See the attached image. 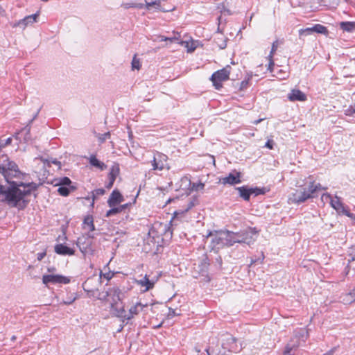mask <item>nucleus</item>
<instances>
[{
    "label": "nucleus",
    "instance_id": "obj_1",
    "mask_svg": "<svg viewBox=\"0 0 355 355\" xmlns=\"http://www.w3.org/2000/svg\"><path fill=\"white\" fill-rule=\"evenodd\" d=\"M21 175L17 164L10 160L7 155L0 157V194L4 196L3 200L9 206L19 210L27 207L29 200L26 197L38 187L35 182L24 183L18 180Z\"/></svg>",
    "mask_w": 355,
    "mask_h": 355
},
{
    "label": "nucleus",
    "instance_id": "obj_2",
    "mask_svg": "<svg viewBox=\"0 0 355 355\" xmlns=\"http://www.w3.org/2000/svg\"><path fill=\"white\" fill-rule=\"evenodd\" d=\"M157 44H158V48H171L173 44L180 45L186 48L188 53H191L197 48L199 42L190 37L182 40L180 33L173 32L168 36L157 35Z\"/></svg>",
    "mask_w": 355,
    "mask_h": 355
},
{
    "label": "nucleus",
    "instance_id": "obj_3",
    "mask_svg": "<svg viewBox=\"0 0 355 355\" xmlns=\"http://www.w3.org/2000/svg\"><path fill=\"white\" fill-rule=\"evenodd\" d=\"M322 189L321 184L315 183L314 181L310 182L307 187H300L288 196V201L293 203L300 204L305 202L308 199L313 198L316 196V193Z\"/></svg>",
    "mask_w": 355,
    "mask_h": 355
},
{
    "label": "nucleus",
    "instance_id": "obj_4",
    "mask_svg": "<svg viewBox=\"0 0 355 355\" xmlns=\"http://www.w3.org/2000/svg\"><path fill=\"white\" fill-rule=\"evenodd\" d=\"M211 236V248L218 250L223 247L232 246L235 241L232 239V232L231 231H214L209 232L206 238Z\"/></svg>",
    "mask_w": 355,
    "mask_h": 355
},
{
    "label": "nucleus",
    "instance_id": "obj_5",
    "mask_svg": "<svg viewBox=\"0 0 355 355\" xmlns=\"http://www.w3.org/2000/svg\"><path fill=\"white\" fill-rule=\"evenodd\" d=\"M258 236L255 228L248 227L239 232H232V239L235 243H245L248 245L254 243Z\"/></svg>",
    "mask_w": 355,
    "mask_h": 355
},
{
    "label": "nucleus",
    "instance_id": "obj_6",
    "mask_svg": "<svg viewBox=\"0 0 355 355\" xmlns=\"http://www.w3.org/2000/svg\"><path fill=\"white\" fill-rule=\"evenodd\" d=\"M121 291L118 287L110 288L103 295V297H100L101 300H106L107 297H110L112 298L111 302V309L114 311V314L117 313V308L123 307L121 303Z\"/></svg>",
    "mask_w": 355,
    "mask_h": 355
},
{
    "label": "nucleus",
    "instance_id": "obj_7",
    "mask_svg": "<svg viewBox=\"0 0 355 355\" xmlns=\"http://www.w3.org/2000/svg\"><path fill=\"white\" fill-rule=\"evenodd\" d=\"M147 306V304H142L140 302L137 303L135 305L130 307L128 313H126L123 306L119 309L117 308V313H115V315L121 318L122 322H124L125 320H129L134 318L135 315H137L144 308Z\"/></svg>",
    "mask_w": 355,
    "mask_h": 355
},
{
    "label": "nucleus",
    "instance_id": "obj_8",
    "mask_svg": "<svg viewBox=\"0 0 355 355\" xmlns=\"http://www.w3.org/2000/svg\"><path fill=\"white\" fill-rule=\"evenodd\" d=\"M221 340V346L225 351L231 352H239V347L236 343V339L228 333H223L220 335Z\"/></svg>",
    "mask_w": 355,
    "mask_h": 355
},
{
    "label": "nucleus",
    "instance_id": "obj_9",
    "mask_svg": "<svg viewBox=\"0 0 355 355\" xmlns=\"http://www.w3.org/2000/svg\"><path fill=\"white\" fill-rule=\"evenodd\" d=\"M230 69L231 67L230 66H227L212 74L211 80L216 89H220L222 87V82L229 79Z\"/></svg>",
    "mask_w": 355,
    "mask_h": 355
},
{
    "label": "nucleus",
    "instance_id": "obj_10",
    "mask_svg": "<svg viewBox=\"0 0 355 355\" xmlns=\"http://www.w3.org/2000/svg\"><path fill=\"white\" fill-rule=\"evenodd\" d=\"M70 278L62 275H44L42 277L43 284L47 285L49 283L53 284H67L70 282Z\"/></svg>",
    "mask_w": 355,
    "mask_h": 355
},
{
    "label": "nucleus",
    "instance_id": "obj_11",
    "mask_svg": "<svg viewBox=\"0 0 355 355\" xmlns=\"http://www.w3.org/2000/svg\"><path fill=\"white\" fill-rule=\"evenodd\" d=\"M241 173L236 170L232 171L227 176L220 178L219 182L223 185H235L241 182Z\"/></svg>",
    "mask_w": 355,
    "mask_h": 355
},
{
    "label": "nucleus",
    "instance_id": "obj_12",
    "mask_svg": "<svg viewBox=\"0 0 355 355\" xmlns=\"http://www.w3.org/2000/svg\"><path fill=\"white\" fill-rule=\"evenodd\" d=\"M236 189L239 191L240 197L246 201L250 200V196L253 193H254L255 196L264 193L262 189L248 188L245 186L237 187Z\"/></svg>",
    "mask_w": 355,
    "mask_h": 355
},
{
    "label": "nucleus",
    "instance_id": "obj_13",
    "mask_svg": "<svg viewBox=\"0 0 355 355\" xmlns=\"http://www.w3.org/2000/svg\"><path fill=\"white\" fill-rule=\"evenodd\" d=\"M210 346L206 349L208 355H225V349L218 347V340L216 338L210 340Z\"/></svg>",
    "mask_w": 355,
    "mask_h": 355
},
{
    "label": "nucleus",
    "instance_id": "obj_14",
    "mask_svg": "<svg viewBox=\"0 0 355 355\" xmlns=\"http://www.w3.org/2000/svg\"><path fill=\"white\" fill-rule=\"evenodd\" d=\"M56 254L62 256H72L75 254V250L65 245L63 243L56 244L54 247Z\"/></svg>",
    "mask_w": 355,
    "mask_h": 355
},
{
    "label": "nucleus",
    "instance_id": "obj_15",
    "mask_svg": "<svg viewBox=\"0 0 355 355\" xmlns=\"http://www.w3.org/2000/svg\"><path fill=\"white\" fill-rule=\"evenodd\" d=\"M322 199H325L327 200H329L331 207L337 211H340L341 209L343 208V203L341 202L340 198L337 196L333 198L329 193H324L322 196Z\"/></svg>",
    "mask_w": 355,
    "mask_h": 355
},
{
    "label": "nucleus",
    "instance_id": "obj_16",
    "mask_svg": "<svg viewBox=\"0 0 355 355\" xmlns=\"http://www.w3.org/2000/svg\"><path fill=\"white\" fill-rule=\"evenodd\" d=\"M123 201V197L121 193L118 190H114L107 200V204L109 207H115Z\"/></svg>",
    "mask_w": 355,
    "mask_h": 355
},
{
    "label": "nucleus",
    "instance_id": "obj_17",
    "mask_svg": "<svg viewBox=\"0 0 355 355\" xmlns=\"http://www.w3.org/2000/svg\"><path fill=\"white\" fill-rule=\"evenodd\" d=\"M288 98L290 101H305L306 96L300 89H293L288 94Z\"/></svg>",
    "mask_w": 355,
    "mask_h": 355
},
{
    "label": "nucleus",
    "instance_id": "obj_18",
    "mask_svg": "<svg viewBox=\"0 0 355 355\" xmlns=\"http://www.w3.org/2000/svg\"><path fill=\"white\" fill-rule=\"evenodd\" d=\"M166 170L169 169L168 164V157L164 154L157 153V170Z\"/></svg>",
    "mask_w": 355,
    "mask_h": 355
},
{
    "label": "nucleus",
    "instance_id": "obj_19",
    "mask_svg": "<svg viewBox=\"0 0 355 355\" xmlns=\"http://www.w3.org/2000/svg\"><path fill=\"white\" fill-rule=\"evenodd\" d=\"M39 16V12L35 13L33 15H31L25 17L23 19L19 21L17 24H15L14 26H21L22 25L24 28H25L27 25L33 24L37 21V18Z\"/></svg>",
    "mask_w": 355,
    "mask_h": 355
},
{
    "label": "nucleus",
    "instance_id": "obj_20",
    "mask_svg": "<svg viewBox=\"0 0 355 355\" xmlns=\"http://www.w3.org/2000/svg\"><path fill=\"white\" fill-rule=\"evenodd\" d=\"M170 12L174 10V6L167 2V0L157 1V10Z\"/></svg>",
    "mask_w": 355,
    "mask_h": 355
},
{
    "label": "nucleus",
    "instance_id": "obj_21",
    "mask_svg": "<svg viewBox=\"0 0 355 355\" xmlns=\"http://www.w3.org/2000/svg\"><path fill=\"white\" fill-rule=\"evenodd\" d=\"M76 190V186H60L58 189V192L60 196H67L71 191H74Z\"/></svg>",
    "mask_w": 355,
    "mask_h": 355
},
{
    "label": "nucleus",
    "instance_id": "obj_22",
    "mask_svg": "<svg viewBox=\"0 0 355 355\" xmlns=\"http://www.w3.org/2000/svg\"><path fill=\"white\" fill-rule=\"evenodd\" d=\"M340 27L345 31L352 32L355 30L354 21H343L340 24Z\"/></svg>",
    "mask_w": 355,
    "mask_h": 355
},
{
    "label": "nucleus",
    "instance_id": "obj_23",
    "mask_svg": "<svg viewBox=\"0 0 355 355\" xmlns=\"http://www.w3.org/2000/svg\"><path fill=\"white\" fill-rule=\"evenodd\" d=\"M137 282L142 287H145L144 291H147L150 288H153L154 286L153 282H151L146 275L142 279L137 281Z\"/></svg>",
    "mask_w": 355,
    "mask_h": 355
},
{
    "label": "nucleus",
    "instance_id": "obj_24",
    "mask_svg": "<svg viewBox=\"0 0 355 355\" xmlns=\"http://www.w3.org/2000/svg\"><path fill=\"white\" fill-rule=\"evenodd\" d=\"M89 163L91 165L98 168L102 171L105 169L107 167V166L103 162L99 161L95 156H91L89 159Z\"/></svg>",
    "mask_w": 355,
    "mask_h": 355
},
{
    "label": "nucleus",
    "instance_id": "obj_25",
    "mask_svg": "<svg viewBox=\"0 0 355 355\" xmlns=\"http://www.w3.org/2000/svg\"><path fill=\"white\" fill-rule=\"evenodd\" d=\"M119 164H114L110 168V171L108 174L109 179H112V181H115L116 177L119 174Z\"/></svg>",
    "mask_w": 355,
    "mask_h": 355
},
{
    "label": "nucleus",
    "instance_id": "obj_26",
    "mask_svg": "<svg viewBox=\"0 0 355 355\" xmlns=\"http://www.w3.org/2000/svg\"><path fill=\"white\" fill-rule=\"evenodd\" d=\"M31 127L28 125L24 128H22L19 132H17V135H24V140L25 142H28L31 139Z\"/></svg>",
    "mask_w": 355,
    "mask_h": 355
},
{
    "label": "nucleus",
    "instance_id": "obj_27",
    "mask_svg": "<svg viewBox=\"0 0 355 355\" xmlns=\"http://www.w3.org/2000/svg\"><path fill=\"white\" fill-rule=\"evenodd\" d=\"M312 28H313V33H320V34H324V35H327L328 33L327 28L325 26H324L323 25L315 24L313 26H312Z\"/></svg>",
    "mask_w": 355,
    "mask_h": 355
},
{
    "label": "nucleus",
    "instance_id": "obj_28",
    "mask_svg": "<svg viewBox=\"0 0 355 355\" xmlns=\"http://www.w3.org/2000/svg\"><path fill=\"white\" fill-rule=\"evenodd\" d=\"M83 223L84 225L88 226L89 231H94L95 230L93 218L92 216H87L85 217Z\"/></svg>",
    "mask_w": 355,
    "mask_h": 355
},
{
    "label": "nucleus",
    "instance_id": "obj_29",
    "mask_svg": "<svg viewBox=\"0 0 355 355\" xmlns=\"http://www.w3.org/2000/svg\"><path fill=\"white\" fill-rule=\"evenodd\" d=\"M131 67L132 70H139L141 68V63L139 59L137 58V54H135L132 60Z\"/></svg>",
    "mask_w": 355,
    "mask_h": 355
},
{
    "label": "nucleus",
    "instance_id": "obj_30",
    "mask_svg": "<svg viewBox=\"0 0 355 355\" xmlns=\"http://www.w3.org/2000/svg\"><path fill=\"white\" fill-rule=\"evenodd\" d=\"M57 185L60 186H73L71 184V181L68 177H63L59 180V182L57 183Z\"/></svg>",
    "mask_w": 355,
    "mask_h": 355
},
{
    "label": "nucleus",
    "instance_id": "obj_31",
    "mask_svg": "<svg viewBox=\"0 0 355 355\" xmlns=\"http://www.w3.org/2000/svg\"><path fill=\"white\" fill-rule=\"evenodd\" d=\"M298 346H299V344H293V345L288 344L286 346L285 349L284 351V355H291V351L294 349L297 348Z\"/></svg>",
    "mask_w": 355,
    "mask_h": 355
},
{
    "label": "nucleus",
    "instance_id": "obj_32",
    "mask_svg": "<svg viewBox=\"0 0 355 355\" xmlns=\"http://www.w3.org/2000/svg\"><path fill=\"white\" fill-rule=\"evenodd\" d=\"M98 139L100 144H103L105 141L107 139H109L110 137V132H107L104 134H98L97 135Z\"/></svg>",
    "mask_w": 355,
    "mask_h": 355
},
{
    "label": "nucleus",
    "instance_id": "obj_33",
    "mask_svg": "<svg viewBox=\"0 0 355 355\" xmlns=\"http://www.w3.org/2000/svg\"><path fill=\"white\" fill-rule=\"evenodd\" d=\"M144 6L143 3H127L123 4V7L125 8H142Z\"/></svg>",
    "mask_w": 355,
    "mask_h": 355
},
{
    "label": "nucleus",
    "instance_id": "obj_34",
    "mask_svg": "<svg viewBox=\"0 0 355 355\" xmlns=\"http://www.w3.org/2000/svg\"><path fill=\"white\" fill-rule=\"evenodd\" d=\"M313 28L312 27H309V28H304V29H300L299 31V34L300 36H302V35H311V34H313Z\"/></svg>",
    "mask_w": 355,
    "mask_h": 355
},
{
    "label": "nucleus",
    "instance_id": "obj_35",
    "mask_svg": "<svg viewBox=\"0 0 355 355\" xmlns=\"http://www.w3.org/2000/svg\"><path fill=\"white\" fill-rule=\"evenodd\" d=\"M121 212L119 207H112V209H110V210H108L105 214V216L107 217H110L112 215H115L118 213Z\"/></svg>",
    "mask_w": 355,
    "mask_h": 355
},
{
    "label": "nucleus",
    "instance_id": "obj_36",
    "mask_svg": "<svg viewBox=\"0 0 355 355\" xmlns=\"http://www.w3.org/2000/svg\"><path fill=\"white\" fill-rule=\"evenodd\" d=\"M278 45H279L278 40L275 41L272 44L271 51L270 52V54L268 55V57L273 58V55L278 48Z\"/></svg>",
    "mask_w": 355,
    "mask_h": 355
},
{
    "label": "nucleus",
    "instance_id": "obj_37",
    "mask_svg": "<svg viewBox=\"0 0 355 355\" xmlns=\"http://www.w3.org/2000/svg\"><path fill=\"white\" fill-rule=\"evenodd\" d=\"M105 193V190L103 189H96L92 191L93 199L94 200L99 196H103Z\"/></svg>",
    "mask_w": 355,
    "mask_h": 355
},
{
    "label": "nucleus",
    "instance_id": "obj_38",
    "mask_svg": "<svg viewBox=\"0 0 355 355\" xmlns=\"http://www.w3.org/2000/svg\"><path fill=\"white\" fill-rule=\"evenodd\" d=\"M205 187V184L203 183L199 182V183H193L191 187L192 190L198 191L203 189Z\"/></svg>",
    "mask_w": 355,
    "mask_h": 355
},
{
    "label": "nucleus",
    "instance_id": "obj_39",
    "mask_svg": "<svg viewBox=\"0 0 355 355\" xmlns=\"http://www.w3.org/2000/svg\"><path fill=\"white\" fill-rule=\"evenodd\" d=\"M340 211H342L345 215L349 217L352 219H355V214L350 213L347 209L345 208L343 206V208L341 209Z\"/></svg>",
    "mask_w": 355,
    "mask_h": 355
},
{
    "label": "nucleus",
    "instance_id": "obj_40",
    "mask_svg": "<svg viewBox=\"0 0 355 355\" xmlns=\"http://www.w3.org/2000/svg\"><path fill=\"white\" fill-rule=\"evenodd\" d=\"M345 114L348 116H352L355 113V108L353 106H350L345 111Z\"/></svg>",
    "mask_w": 355,
    "mask_h": 355
},
{
    "label": "nucleus",
    "instance_id": "obj_41",
    "mask_svg": "<svg viewBox=\"0 0 355 355\" xmlns=\"http://www.w3.org/2000/svg\"><path fill=\"white\" fill-rule=\"evenodd\" d=\"M268 59L269 60V63H268V69L270 71H272V67H274L275 65V63H274V61H273V58H270L268 56Z\"/></svg>",
    "mask_w": 355,
    "mask_h": 355
},
{
    "label": "nucleus",
    "instance_id": "obj_42",
    "mask_svg": "<svg viewBox=\"0 0 355 355\" xmlns=\"http://www.w3.org/2000/svg\"><path fill=\"white\" fill-rule=\"evenodd\" d=\"M273 145H274V141L272 139H268L265 144V147H266L269 149H272Z\"/></svg>",
    "mask_w": 355,
    "mask_h": 355
},
{
    "label": "nucleus",
    "instance_id": "obj_43",
    "mask_svg": "<svg viewBox=\"0 0 355 355\" xmlns=\"http://www.w3.org/2000/svg\"><path fill=\"white\" fill-rule=\"evenodd\" d=\"M11 142H12L11 137L6 139L5 141L2 140L3 148H4L6 146L10 145L11 144Z\"/></svg>",
    "mask_w": 355,
    "mask_h": 355
},
{
    "label": "nucleus",
    "instance_id": "obj_44",
    "mask_svg": "<svg viewBox=\"0 0 355 355\" xmlns=\"http://www.w3.org/2000/svg\"><path fill=\"white\" fill-rule=\"evenodd\" d=\"M46 252H42L37 254V259L38 261H41L46 256Z\"/></svg>",
    "mask_w": 355,
    "mask_h": 355
},
{
    "label": "nucleus",
    "instance_id": "obj_45",
    "mask_svg": "<svg viewBox=\"0 0 355 355\" xmlns=\"http://www.w3.org/2000/svg\"><path fill=\"white\" fill-rule=\"evenodd\" d=\"M87 284H88V280L85 281L83 284V288L84 291L87 292V293L92 292V290L87 288Z\"/></svg>",
    "mask_w": 355,
    "mask_h": 355
},
{
    "label": "nucleus",
    "instance_id": "obj_46",
    "mask_svg": "<svg viewBox=\"0 0 355 355\" xmlns=\"http://www.w3.org/2000/svg\"><path fill=\"white\" fill-rule=\"evenodd\" d=\"M67 237L65 235V233H63V234L62 236H59L57 239V241H67Z\"/></svg>",
    "mask_w": 355,
    "mask_h": 355
},
{
    "label": "nucleus",
    "instance_id": "obj_47",
    "mask_svg": "<svg viewBox=\"0 0 355 355\" xmlns=\"http://www.w3.org/2000/svg\"><path fill=\"white\" fill-rule=\"evenodd\" d=\"M226 46H227L226 40H222V43H218V46L221 49H225L226 47Z\"/></svg>",
    "mask_w": 355,
    "mask_h": 355
},
{
    "label": "nucleus",
    "instance_id": "obj_48",
    "mask_svg": "<svg viewBox=\"0 0 355 355\" xmlns=\"http://www.w3.org/2000/svg\"><path fill=\"white\" fill-rule=\"evenodd\" d=\"M335 351H336V348L334 347V348L331 349L329 351H328L327 352H326L325 354H324L323 355H334Z\"/></svg>",
    "mask_w": 355,
    "mask_h": 355
},
{
    "label": "nucleus",
    "instance_id": "obj_49",
    "mask_svg": "<svg viewBox=\"0 0 355 355\" xmlns=\"http://www.w3.org/2000/svg\"><path fill=\"white\" fill-rule=\"evenodd\" d=\"M114 182V181H112V179H109V182H108V184L106 185V187H107V189H110V188L113 186Z\"/></svg>",
    "mask_w": 355,
    "mask_h": 355
},
{
    "label": "nucleus",
    "instance_id": "obj_50",
    "mask_svg": "<svg viewBox=\"0 0 355 355\" xmlns=\"http://www.w3.org/2000/svg\"><path fill=\"white\" fill-rule=\"evenodd\" d=\"M155 5V1H152L150 3H148L146 1V4H145V6L148 8L150 6H154Z\"/></svg>",
    "mask_w": 355,
    "mask_h": 355
},
{
    "label": "nucleus",
    "instance_id": "obj_51",
    "mask_svg": "<svg viewBox=\"0 0 355 355\" xmlns=\"http://www.w3.org/2000/svg\"><path fill=\"white\" fill-rule=\"evenodd\" d=\"M182 182H187V183H188V184H189V186H191V182L190 180H189L188 178H187V177L183 178L182 179Z\"/></svg>",
    "mask_w": 355,
    "mask_h": 355
},
{
    "label": "nucleus",
    "instance_id": "obj_52",
    "mask_svg": "<svg viewBox=\"0 0 355 355\" xmlns=\"http://www.w3.org/2000/svg\"><path fill=\"white\" fill-rule=\"evenodd\" d=\"M128 206V204H124V205H120L119 207V209L121 211H122L123 210H124L125 209H126Z\"/></svg>",
    "mask_w": 355,
    "mask_h": 355
},
{
    "label": "nucleus",
    "instance_id": "obj_53",
    "mask_svg": "<svg viewBox=\"0 0 355 355\" xmlns=\"http://www.w3.org/2000/svg\"><path fill=\"white\" fill-rule=\"evenodd\" d=\"M177 315H179V313H176L174 310H169L168 315L174 316Z\"/></svg>",
    "mask_w": 355,
    "mask_h": 355
},
{
    "label": "nucleus",
    "instance_id": "obj_54",
    "mask_svg": "<svg viewBox=\"0 0 355 355\" xmlns=\"http://www.w3.org/2000/svg\"><path fill=\"white\" fill-rule=\"evenodd\" d=\"M152 166L153 169L155 170V156L153 157V159L152 160Z\"/></svg>",
    "mask_w": 355,
    "mask_h": 355
},
{
    "label": "nucleus",
    "instance_id": "obj_55",
    "mask_svg": "<svg viewBox=\"0 0 355 355\" xmlns=\"http://www.w3.org/2000/svg\"><path fill=\"white\" fill-rule=\"evenodd\" d=\"M55 270H56V269H55V268L52 267V268H48V270H48V272H53L55 271Z\"/></svg>",
    "mask_w": 355,
    "mask_h": 355
},
{
    "label": "nucleus",
    "instance_id": "obj_56",
    "mask_svg": "<svg viewBox=\"0 0 355 355\" xmlns=\"http://www.w3.org/2000/svg\"><path fill=\"white\" fill-rule=\"evenodd\" d=\"M53 163L55 165H58L59 167H60V162L59 161L54 160V161H53Z\"/></svg>",
    "mask_w": 355,
    "mask_h": 355
},
{
    "label": "nucleus",
    "instance_id": "obj_57",
    "mask_svg": "<svg viewBox=\"0 0 355 355\" xmlns=\"http://www.w3.org/2000/svg\"><path fill=\"white\" fill-rule=\"evenodd\" d=\"M263 119H258V120H256L254 121V124L255 125H257L258 123H259Z\"/></svg>",
    "mask_w": 355,
    "mask_h": 355
},
{
    "label": "nucleus",
    "instance_id": "obj_58",
    "mask_svg": "<svg viewBox=\"0 0 355 355\" xmlns=\"http://www.w3.org/2000/svg\"><path fill=\"white\" fill-rule=\"evenodd\" d=\"M74 300H75V298H73L72 300H71V301H69V302H64V304H71Z\"/></svg>",
    "mask_w": 355,
    "mask_h": 355
},
{
    "label": "nucleus",
    "instance_id": "obj_59",
    "mask_svg": "<svg viewBox=\"0 0 355 355\" xmlns=\"http://www.w3.org/2000/svg\"><path fill=\"white\" fill-rule=\"evenodd\" d=\"M154 233V230L152 228L151 230H149L148 232V234L150 235L151 234H153Z\"/></svg>",
    "mask_w": 355,
    "mask_h": 355
},
{
    "label": "nucleus",
    "instance_id": "obj_60",
    "mask_svg": "<svg viewBox=\"0 0 355 355\" xmlns=\"http://www.w3.org/2000/svg\"><path fill=\"white\" fill-rule=\"evenodd\" d=\"M3 148L2 139L0 138V150Z\"/></svg>",
    "mask_w": 355,
    "mask_h": 355
},
{
    "label": "nucleus",
    "instance_id": "obj_61",
    "mask_svg": "<svg viewBox=\"0 0 355 355\" xmlns=\"http://www.w3.org/2000/svg\"><path fill=\"white\" fill-rule=\"evenodd\" d=\"M16 339V336H12V338H11V340H15Z\"/></svg>",
    "mask_w": 355,
    "mask_h": 355
},
{
    "label": "nucleus",
    "instance_id": "obj_62",
    "mask_svg": "<svg viewBox=\"0 0 355 355\" xmlns=\"http://www.w3.org/2000/svg\"><path fill=\"white\" fill-rule=\"evenodd\" d=\"M171 198H168L166 202V204H168L171 202Z\"/></svg>",
    "mask_w": 355,
    "mask_h": 355
},
{
    "label": "nucleus",
    "instance_id": "obj_63",
    "mask_svg": "<svg viewBox=\"0 0 355 355\" xmlns=\"http://www.w3.org/2000/svg\"><path fill=\"white\" fill-rule=\"evenodd\" d=\"M123 326H121V327H119V329H119V331H121L123 329Z\"/></svg>",
    "mask_w": 355,
    "mask_h": 355
},
{
    "label": "nucleus",
    "instance_id": "obj_64",
    "mask_svg": "<svg viewBox=\"0 0 355 355\" xmlns=\"http://www.w3.org/2000/svg\"><path fill=\"white\" fill-rule=\"evenodd\" d=\"M123 326H121V327H119V329H119V331H121L123 329Z\"/></svg>",
    "mask_w": 355,
    "mask_h": 355
}]
</instances>
